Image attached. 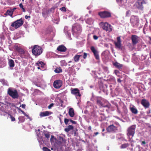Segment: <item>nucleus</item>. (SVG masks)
<instances>
[{
	"mask_svg": "<svg viewBox=\"0 0 151 151\" xmlns=\"http://www.w3.org/2000/svg\"><path fill=\"white\" fill-rule=\"evenodd\" d=\"M115 105L117 107V112H118L120 114L121 113V111L119 109V108L118 105L117 104V103H116L115 104Z\"/></svg>",
	"mask_w": 151,
	"mask_h": 151,
	"instance_id": "nucleus-45",
	"label": "nucleus"
},
{
	"mask_svg": "<svg viewBox=\"0 0 151 151\" xmlns=\"http://www.w3.org/2000/svg\"><path fill=\"white\" fill-rule=\"evenodd\" d=\"M118 127H116L114 124L109 126L106 128L108 132H115L118 131Z\"/></svg>",
	"mask_w": 151,
	"mask_h": 151,
	"instance_id": "nucleus-10",
	"label": "nucleus"
},
{
	"mask_svg": "<svg viewBox=\"0 0 151 151\" xmlns=\"http://www.w3.org/2000/svg\"><path fill=\"white\" fill-rule=\"evenodd\" d=\"M64 121L65 124L67 125L69 122L70 121V119L67 118H65Z\"/></svg>",
	"mask_w": 151,
	"mask_h": 151,
	"instance_id": "nucleus-41",
	"label": "nucleus"
},
{
	"mask_svg": "<svg viewBox=\"0 0 151 151\" xmlns=\"http://www.w3.org/2000/svg\"><path fill=\"white\" fill-rule=\"evenodd\" d=\"M77 129H76L74 130L73 131L74 132V135L75 136H77L78 135V132H77Z\"/></svg>",
	"mask_w": 151,
	"mask_h": 151,
	"instance_id": "nucleus-48",
	"label": "nucleus"
},
{
	"mask_svg": "<svg viewBox=\"0 0 151 151\" xmlns=\"http://www.w3.org/2000/svg\"><path fill=\"white\" fill-rule=\"evenodd\" d=\"M10 10L13 13L14 12V9H10Z\"/></svg>",
	"mask_w": 151,
	"mask_h": 151,
	"instance_id": "nucleus-64",
	"label": "nucleus"
},
{
	"mask_svg": "<svg viewBox=\"0 0 151 151\" xmlns=\"http://www.w3.org/2000/svg\"><path fill=\"white\" fill-rule=\"evenodd\" d=\"M99 15L102 18L109 17L111 16V13L106 11L100 12L99 13Z\"/></svg>",
	"mask_w": 151,
	"mask_h": 151,
	"instance_id": "nucleus-11",
	"label": "nucleus"
},
{
	"mask_svg": "<svg viewBox=\"0 0 151 151\" xmlns=\"http://www.w3.org/2000/svg\"><path fill=\"white\" fill-rule=\"evenodd\" d=\"M109 53V51L107 50H106L103 52L101 54V57H102V58H107Z\"/></svg>",
	"mask_w": 151,
	"mask_h": 151,
	"instance_id": "nucleus-20",
	"label": "nucleus"
},
{
	"mask_svg": "<svg viewBox=\"0 0 151 151\" xmlns=\"http://www.w3.org/2000/svg\"><path fill=\"white\" fill-rule=\"evenodd\" d=\"M136 129V125H133L129 127L127 130V134L129 139H131L134 136Z\"/></svg>",
	"mask_w": 151,
	"mask_h": 151,
	"instance_id": "nucleus-2",
	"label": "nucleus"
},
{
	"mask_svg": "<svg viewBox=\"0 0 151 151\" xmlns=\"http://www.w3.org/2000/svg\"><path fill=\"white\" fill-rule=\"evenodd\" d=\"M130 109L133 114H137L138 113V111L134 106L130 107Z\"/></svg>",
	"mask_w": 151,
	"mask_h": 151,
	"instance_id": "nucleus-27",
	"label": "nucleus"
},
{
	"mask_svg": "<svg viewBox=\"0 0 151 151\" xmlns=\"http://www.w3.org/2000/svg\"><path fill=\"white\" fill-rule=\"evenodd\" d=\"M71 92L72 94L75 95L76 96L80 97L81 96L79 90L77 88H71Z\"/></svg>",
	"mask_w": 151,
	"mask_h": 151,
	"instance_id": "nucleus-15",
	"label": "nucleus"
},
{
	"mask_svg": "<svg viewBox=\"0 0 151 151\" xmlns=\"http://www.w3.org/2000/svg\"><path fill=\"white\" fill-rule=\"evenodd\" d=\"M99 25L101 28L108 32L112 31L113 27L108 22H101L99 23Z\"/></svg>",
	"mask_w": 151,
	"mask_h": 151,
	"instance_id": "nucleus-1",
	"label": "nucleus"
},
{
	"mask_svg": "<svg viewBox=\"0 0 151 151\" xmlns=\"http://www.w3.org/2000/svg\"><path fill=\"white\" fill-rule=\"evenodd\" d=\"M146 3V1L145 0H137L134 6L135 8L142 10L143 9V4Z\"/></svg>",
	"mask_w": 151,
	"mask_h": 151,
	"instance_id": "nucleus-6",
	"label": "nucleus"
},
{
	"mask_svg": "<svg viewBox=\"0 0 151 151\" xmlns=\"http://www.w3.org/2000/svg\"><path fill=\"white\" fill-rule=\"evenodd\" d=\"M116 1L120 6L123 7H125L128 5L127 0H116Z\"/></svg>",
	"mask_w": 151,
	"mask_h": 151,
	"instance_id": "nucleus-13",
	"label": "nucleus"
},
{
	"mask_svg": "<svg viewBox=\"0 0 151 151\" xmlns=\"http://www.w3.org/2000/svg\"><path fill=\"white\" fill-rule=\"evenodd\" d=\"M57 50L59 51L65 52L66 51L67 48L64 45H61L58 47Z\"/></svg>",
	"mask_w": 151,
	"mask_h": 151,
	"instance_id": "nucleus-19",
	"label": "nucleus"
},
{
	"mask_svg": "<svg viewBox=\"0 0 151 151\" xmlns=\"http://www.w3.org/2000/svg\"><path fill=\"white\" fill-rule=\"evenodd\" d=\"M117 81L118 83H121V80L119 78L118 79Z\"/></svg>",
	"mask_w": 151,
	"mask_h": 151,
	"instance_id": "nucleus-61",
	"label": "nucleus"
},
{
	"mask_svg": "<svg viewBox=\"0 0 151 151\" xmlns=\"http://www.w3.org/2000/svg\"><path fill=\"white\" fill-rule=\"evenodd\" d=\"M23 23L24 21L22 18L18 19L12 23L9 29L11 30H14L12 28L13 27L16 29H17L21 26Z\"/></svg>",
	"mask_w": 151,
	"mask_h": 151,
	"instance_id": "nucleus-3",
	"label": "nucleus"
},
{
	"mask_svg": "<svg viewBox=\"0 0 151 151\" xmlns=\"http://www.w3.org/2000/svg\"><path fill=\"white\" fill-rule=\"evenodd\" d=\"M86 23L89 24H91L93 23V21L91 18H89L87 19L86 21Z\"/></svg>",
	"mask_w": 151,
	"mask_h": 151,
	"instance_id": "nucleus-35",
	"label": "nucleus"
},
{
	"mask_svg": "<svg viewBox=\"0 0 151 151\" xmlns=\"http://www.w3.org/2000/svg\"><path fill=\"white\" fill-rule=\"evenodd\" d=\"M35 65L36 66H40L42 67H43L45 65V64L42 61H38L36 63Z\"/></svg>",
	"mask_w": 151,
	"mask_h": 151,
	"instance_id": "nucleus-29",
	"label": "nucleus"
},
{
	"mask_svg": "<svg viewBox=\"0 0 151 151\" xmlns=\"http://www.w3.org/2000/svg\"><path fill=\"white\" fill-rule=\"evenodd\" d=\"M25 18L26 19H27L28 18H30V16H28L27 15L25 16Z\"/></svg>",
	"mask_w": 151,
	"mask_h": 151,
	"instance_id": "nucleus-59",
	"label": "nucleus"
},
{
	"mask_svg": "<svg viewBox=\"0 0 151 151\" xmlns=\"http://www.w3.org/2000/svg\"><path fill=\"white\" fill-rule=\"evenodd\" d=\"M82 29L80 25L78 24H74L72 29L73 35H78L81 31Z\"/></svg>",
	"mask_w": 151,
	"mask_h": 151,
	"instance_id": "nucleus-7",
	"label": "nucleus"
},
{
	"mask_svg": "<svg viewBox=\"0 0 151 151\" xmlns=\"http://www.w3.org/2000/svg\"><path fill=\"white\" fill-rule=\"evenodd\" d=\"M20 56L22 58H28L29 57V54L27 52L24 51Z\"/></svg>",
	"mask_w": 151,
	"mask_h": 151,
	"instance_id": "nucleus-21",
	"label": "nucleus"
},
{
	"mask_svg": "<svg viewBox=\"0 0 151 151\" xmlns=\"http://www.w3.org/2000/svg\"><path fill=\"white\" fill-rule=\"evenodd\" d=\"M7 93L13 99H17L19 97L18 92L16 89L13 90L11 88H9L8 90Z\"/></svg>",
	"mask_w": 151,
	"mask_h": 151,
	"instance_id": "nucleus-8",
	"label": "nucleus"
},
{
	"mask_svg": "<svg viewBox=\"0 0 151 151\" xmlns=\"http://www.w3.org/2000/svg\"><path fill=\"white\" fill-rule=\"evenodd\" d=\"M0 82H1L3 85H6L7 83L4 79H0Z\"/></svg>",
	"mask_w": 151,
	"mask_h": 151,
	"instance_id": "nucleus-39",
	"label": "nucleus"
},
{
	"mask_svg": "<svg viewBox=\"0 0 151 151\" xmlns=\"http://www.w3.org/2000/svg\"><path fill=\"white\" fill-rule=\"evenodd\" d=\"M10 118L11 119L12 121H14L15 120V118L14 117H13L12 115H10Z\"/></svg>",
	"mask_w": 151,
	"mask_h": 151,
	"instance_id": "nucleus-50",
	"label": "nucleus"
},
{
	"mask_svg": "<svg viewBox=\"0 0 151 151\" xmlns=\"http://www.w3.org/2000/svg\"><path fill=\"white\" fill-rule=\"evenodd\" d=\"M141 145L144 146H145L146 145V142L145 141H142L141 142Z\"/></svg>",
	"mask_w": 151,
	"mask_h": 151,
	"instance_id": "nucleus-51",
	"label": "nucleus"
},
{
	"mask_svg": "<svg viewBox=\"0 0 151 151\" xmlns=\"http://www.w3.org/2000/svg\"><path fill=\"white\" fill-rule=\"evenodd\" d=\"M117 41L114 42L115 45V48L118 50H121L122 49L121 37L119 36L116 38Z\"/></svg>",
	"mask_w": 151,
	"mask_h": 151,
	"instance_id": "nucleus-9",
	"label": "nucleus"
},
{
	"mask_svg": "<svg viewBox=\"0 0 151 151\" xmlns=\"http://www.w3.org/2000/svg\"><path fill=\"white\" fill-rule=\"evenodd\" d=\"M42 52V49L41 47L35 45L32 49V53L34 55L38 56L40 55Z\"/></svg>",
	"mask_w": 151,
	"mask_h": 151,
	"instance_id": "nucleus-5",
	"label": "nucleus"
},
{
	"mask_svg": "<svg viewBox=\"0 0 151 151\" xmlns=\"http://www.w3.org/2000/svg\"><path fill=\"white\" fill-rule=\"evenodd\" d=\"M73 129V127L71 125H69L67 128L65 129V131L67 132H69L70 130Z\"/></svg>",
	"mask_w": 151,
	"mask_h": 151,
	"instance_id": "nucleus-28",
	"label": "nucleus"
},
{
	"mask_svg": "<svg viewBox=\"0 0 151 151\" xmlns=\"http://www.w3.org/2000/svg\"><path fill=\"white\" fill-rule=\"evenodd\" d=\"M141 103L145 108H148L150 106L149 102L145 99H142L141 102Z\"/></svg>",
	"mask_w": 151,
	"mask_h": 151,
	"instance_id": "nucleus-16",
	"label": "nucleus"
},
{
	"mask_svg": "<svg viewBox=\"0 0 151 151\" xmlns=\"http://www.w3.org/2000/svg\"><path fill=\"white\" fill-rule=\"evenodd\" d=\"M8 104L10 106H12V107L14 106H15L14 104L13 103H8Z\"/></svg>",
	"mask_w": 151,
	"mask_h": 151,
	"instance_id": "nucleus-57",
	"label": "nucleus"
},
{
	"mask_svg": "<svg viewBox=\"0 0 151 151\" xmlns=\"http://www.w3.org/2000/svg\"><path fill=\"white\" fill-rule=\"evenodd\" d=\"M44 134L45 137L47 139L49 138L50 137V134L48 132H45L44 133Z\"/></svg>",
	"mask_w": 151,
	"mask_h": 151,
	"instance_id": "nucleus-36",
	"label": "nucleus"
},
{
	"mask_svg": "<svg viewBox=\"0 0 151 151\" xmlns=\"http://www.w3.org/2000/svg\"><path fill=\"white\" fill-rule=\"evenodd\" d=\"M19 7L22 9V11L24 12H25V9L23 7V5L22 3H20L19 4Z\"/></svg>",
	"mask_w": 151,
	"mask_h": 151,
	"instance_id": "nucleus-44",
	"label": "nucleus"
},
{
	"mask_svg": "<svg viewBox=\"0 0 151 151\" xmlns=\"http://www.w3.org/2000/svg\"><path fill=\"white\" fill-rule=\"evenodd\" d=\"M62 85V81L60 80L55 81L53 83V86L56 88H60Z\"/></svg>",
	"mask_w": 151,
	"mask_h": 151,
	"instance_id": "nucleus-12",
	"label": "nucleus"
},
{
	"mask_svg": "<svg viewBox=\"0 0 151 151\" xmlns=\"http://www.w3.org/2000/svg\"><path fill=\"white\" fill-rule=\"evenodd\" d=\"M68 114L71 117H73L74 115V111L73 108H70L69 109L68 111Z\"/></svg>",
	"mask_w": 151,
	"mask_h": 151,
	"instance_id": "nucleus-25",
	"label": "nucleus"
},
{
	"mask_svg": "<svg viewBox=\"0 0 151 151\" xmlns=\"http://www.w3.org/2000/svg\"><path fill=\"white\" fill-rule=\"evenodd\" d=\"M87 53L85 52H84L83 53V58L84 59H85L87 57Z\"/></svg>",
	"mask_w": 151,
	"mask_h": 151,
	"instance_id": "nucleus-52",
	"label": "nucleus"
},
{
	"mask_svg": "<svg viewBox=\"0 0 151 151\" xmlns=\"http://www.w3.org/2000/svg\"><path fill=\"white\" fill-rule=\"evenodd\" d=\"M104 100V99L101 97H98L97 99V103L98 105L101 106Z\"/></svg>",
	"mask_w": 151,
	"mask_h": 151,
	"instance_id": "nucleus-24",
	"label": "nucleus"
},
{
	"mask_svg": "<svg viewBox=\"0 0 151 151\" xmlns=\"http://www.w3.org/2000/svg\"><path fill=\"white\" fill-rule=\"evenodd\" d=\"M60 9L61 10V11L63 12H66V11L65 8L64 6L60 8Z\"/></svg>",
	"mask_w": 151,
	"mask_h": 151,
	"instance_id": "nucleus-49",
	"label": "nucleus"
},
{
	"mask_svg": "<svg viewBox=\"0 0 151 151\" xmlns=\"http://www.w3.org/2000/svg\"><path fill=\"white\" fill-rule=\"evenodd\" d=\"M81 55H76L74 57V60L75 62H78L79 60L80 57Z\"/></svg>",
	"mask_w": 151,
	"mask_h": 151,
	"instance_id": "nucleus-32",
	"label": "nucleus"
},
{
	"mask_svg": "<svg viewBox=\"0 0 151 151\" xmlns=\"http://www.w3.org/2000/svg\"><path fill=\"white\" fill-rule=\"evenodd\" d=\"M115 74L118 77H119L120 76V75L119 71L117 70H115L114 71Z\"/></svg>",
	"mask_w": 151,
	"mask_h": 151,
	"instance_id": "nucleus-40",
	"label": "nucleus"
},
{
	"mask_svg": "<svg viewBox=\"0 0 151 151\" xmlns=\"http://www.w3.org/2000/svg\"><path fill=\"white\" fill-rule=\"evenodd\" d=\"M18 119L19 121L21 122H24L25 120V118L23 116H20L19 117Z\"/></svg>",
	"mask_w": 151,
	"mask_h": 151,
	"instance_id": "nucleus-37",
	"label": "nucleus"
},
{
	"mask_svg": "<svg viewBox=\"0 0 151 151\" xmlns=\"http://www.w3.org/2000/svg\"><path fill=\"white\" fill-rule=\"evenodd\" d=\"M131 25L134 28L137 27L139 24V19L137 16H132L130 19Z\"/></svg>",
	"mask_w": 151,
	"mask_h": 151,
	"instance_id": "nucleus-4",
	"label": "nucleus"
},
{
	"mask_svg": "<svg viewBox=\"0 0 151 151\" xmlns=\"http://www.w3.org/2000/svg\"><path fill=\"white\" fill-rule=\"evenodd\" d=\"M24 115L26 116V117H27L28 119H29V116L26 113H25V114H24Z\"/></svg>",
	"mask_w": 151,
	"mask_h": 151,
	"instance_id": "nucleus-62",
	"label": "nucleus"
},
{
	"mask_svg": "<svg viewBox=\"0 0 151 151\" xmlns=\"http://www.w3.org/2000/svg\"><path fill=\"white\" fill-rule=\"evenodd\" d=\"M133 45H136L139 41V37L135 35H132L131 37Z\"/></svg>",
	"mask_w": 151,
	"mask_h": 151,
	"instance_id": "nucleus-14",
	"label": "nucleus"
},
{
	"mask_svg": "<svg viewBox=\"0 0 151 151\" xmlns=\"http://www.w3.org/2000/svg\"><path fill=\"white\" fill-rule=\"evenodd\" d=\"M8 65L10 67L13 68L15 65L14 61L11 59H9L8 60Z\"/></svg>",
	"mask_w": 151,
	"mask_h": 151,
	"instance_id": "nucleus-26",
	"label": "nucleus"
},
{
	"mask_svg": "<svg viewBox=\"0 0 151 151\" xmlns=\"http://www.w3.org/2000/svg\"><path fill=\"white\" fill-rule=\"evenodd\" d=\"M103 69H104L105 72H106L107 73H109V71L108 70V69L107 67L104 66L103 67Z\"/></svg>",
	"mask_w": 151,
	"mask_h": 151,
	"instance_id": "nucleus-43",
	"label": "nucleus"
},
{
	"mask_svg": "<svg viewBox=\"0 0 151 151\" xmlns=\"http://www.w3.org/2000/svg\"><path fill=\"white\" fill-rule=\"evenodd\" d=\"M13 14V13L10 10H8L5 14L6 15H10L11 17H12Z\"/></svg>",
	"mask_w": 151,
	"mask_h": 151,
	"instance_id": "nucleus-33",
	"label": "nucleus"
},
{
	"mask_svg": "<svg viewBox=\"0 0 151 151\" xmlns=\"http://www.w3.org/2000/svg\"><path fill=\"white\" fill-rule=\"evenodd\" d=\"M114 124L116 125V127H118V128H119V127H121V126L120 125V124H119V123L117 122H116L114 123Z\"/></svg>",
	"mask_w": 151,
	"mask_h": 151,
	"instance_id": "nucleus-54",
	"label": "nucleus"
},
{
	"mask_svg": "<svg viewBox=\"0 0 151 151\" xmlns=\"http://www.w3.org/2000/svg\"><path fill=\"white\" fill-rule=\"evenodd\" d=\"M52 113V112L49 111H46L43 112H41L40 114V117L48 116Z\"/></svg>",
	"mask_w": 151,
	"mask_h": 151,
	"instance_id": "nucleus-17",
	"label": "nucleus"
},
{
	"mask_svg": "<svg viewBox=\"0 0 151 151\" xmlns=\"http://www.w3.org/2000/svg\"><path fill=\"white\" fill-rule=\"evenodd\" d=\"M111 106V104L107 101L106 100H104L101 106L103 107H104L109 108H110Z\"/></svg>",
	"mask_w": 151,
	"mask_h": 151,
	"instance_id": "nucleus-18",
	"label": "nucleus"
},
{
	"mask_svg": "<svg viewBox=\"0 0 151 151\" xmlns=\"http://www.w3.org/2000/svg\"><path fill=\"white\" fill-rule=\"evenodd\" d=\"M26 105L25 104H22L21 105L22 108L25 109V108Z\"/></svg>",
	"mask_w": 151,
	"mask_h": 151,
	"instance_id": "nucleus-58",
	"label": "nucleus"
},
{
	"mask_svg": "<svg viewBox=\"0 0 151 151\" xmlns=\"http://www.w3.org/2000/svg\"><path fill=\"white\" fill-rule=\"evenodd\" d=\"M113 65L119 69L121 68L122 67V64H121L117 62H116L114 63L113 64Z\"/></svg>",
	"mask_w": 151,
	"mask_h": 151,
	"instance_id": "nucleus-31",
	"label": "nucleus"
},
{
	"mask_svg": "<svg viewBox=\"0 0 151 151\" xmlns=\"http://www.w3.org/2000/svg\"><path fill=\"white\" fill-rule=\"evenodd\" d=\"M150 113V110H149V111H148L147 112V114H149Z\"/></svg>",
	"mask_w": 151,
	"mask_h": 151,
	"instance_id": "nucleus-63",
	"label": "nucleus"
},
{
	"mask_svg": "<svg viewBox=\"0 0 151 151\" xmlns=\"http://www.w3.org/2000/svg\"><path fill=\"white\" fill-rule=\"evenodd\" d=\"M60 142H65V140L64 139H63L62 137H60L59 139Z\"/></svg>",
	"mask_w": 151,
	"mask_h": 151,
	"instance_id": "nucleus-46",
	"label": "nucleus"
},
{
	"mask_svg": "<svg viewBox=\"0 0 151 151\" xmlns=\"http://www.w3.org/2000/svg\"><path fill=\"white\" fill-rule=\"evenodd\" d=\"M95 58L97 60V62L99 64L100 62V57L98 52L95 49Z\"/></svg>",
	"mask_w": 151,
	"mask_h": 151,
	"instance_id": "nucleus-23",
	"label": "nucleus"
},
{
	"mask_svg": "<svg viewBox=\"0 0 151 151\" xmlns=\"http://www.w3.org/2000/svg\"><path fill=\"white\" fill-rule=\"evenodd\" d=\"M91 49L92 52L93 53L94 55V47L93 46H92L91 47Z\"/></svg>",
	"mask_w": 151,
	"mask_h": 151,
	"instance_id": "nucleus-53",
	"label": "nucleus"
},
{
	"mask_svg": "<svg viewBox=\"0 0 151 151\" xmlns=\"http://www.w3.org/2000/svg\"><path fill=\"white\" fill-rule=\"evenodd\" d=\"M42 150L43 151H51L48 148L45 147H44L42 148Z\"/></svg>",
	"mask_w": 151,
	"mask_h": 151,
	"instance_id": "nucleus-42",
	"label": "nucleus"
},
{
	"mask_svg": "<svg viewBox=\"0 0 151 151\" xmlns=\"http://www.w3.org/2000/svg\"><path fill=\"white\" fill-rule=\"evenodd\" d=\"M19 110L21 111L24 115L25 114V112H24V111H22V110H21L20 109H19Z\"/></svg>",
	"mask_w": 151,
	"mask_h": 151,
	"instance_id": "nucleus-60",
	"label": "nucleus"
},
{
	"mask_svg": "<svg viewBox=\"0 0 151 151\" xmlns=\"http://www.w3.org/2000/svg\"><path fill=\"white\" fill-rule=\"evenodd\" d=\"M51 11V9H48V10H43L42 14V15L43 16H45L46 14H49L50 12Z\"/></svg>",
	"mask_w": 151,
	"mask_h": 151,
	"instance_id": "nucleus-30",
	"label": "nucleus"
},
{
	"mask_svg": "<svg viewBox=\"0 0 151 151\" xmlns=\"http://www.w3.org/2000/svg\"><path fill=\"white\" fill-rule=\"evenodd\" d=\"M123 110L124 111V112L125 113H127L128 112V110L126 106H124L123 107Z\"/></svg>",
	"mask_w": 151,
	"mask_h": 151,
	"instance_id": "nucleus-47",
	"label": "nucleus"
},
{
	"mask_svg": "<svg viewBox=\"0 0 151 151\" xmlns=\"http://www.w3.org/2000/svg\"><path fill=\"white\" fill-rule=\"evenodd\" d=\"M15 49L19 53V55L22 54V53L24 51L23 49L18 46L16 47Z\"/></svg>",
	"mask_w": 151,
	"mask_h": 151,
	"instance_id": "nucleus-22",
	"label": "nucleus"
},
{
	"mask_svg": "<svg viewBox=\"0 0 151 151\" xmlns=\"http://www.w3.org/2000/svg\"><path fill=\"white\" fill-rule=\"evenodd\" d=\"M129 145L128 143H125L122 144L121 146V148H125L129 146Z\"/></svg>",
	"mask_w": 151,
	"mask_h": 151,
	"instance_id": "nucleus-38",
	"label": "nucleus"
},
{
	"mask_svg": "<svg viewBox=\"0 0 151 151\" xmlns=\"http://www.w3.org/2000/svg\"><path fill=\"white\" fill-rule=\"evenodd\" d=\"M70 121L73 124H77V122L76 121H73L71 119H70Z\"/></svg>",
	"mask_w": 151,
	"mask_h": 151,
	"instance_id": "nucleus-55",
	"label": "nucleus"
},
{
	"mask_svg": "<svg viewBox=\"0 0 151 151\" xmlns=\"http://www.w3.org/2000/svg\"><path fill=\"white\" fill-rule=\"evenodd\" d=\"M62 69L60 68L59 67V68H56L54 70V71L56 73H59L61 72H62Z\"/></svg>",
	"mask_w": 151,
	"mask_h": 151,
	"instance_id": "nucleus-34",
	"label": "nucleus"
},
{
	"mask_svg": "<svg viewBox=\"0 0 151 151\" xmlns=\"http://www.w3.org/2000/svg\"><path fill=\"white\" fill-rule=\"evenodd\" d=\"M54 105L53 103H51L48 106V108L49 109H50Z\"/></svg>",
	"mask_w": 151,
	"mask_h": 151,
	"instance_id": "nucleus-56",
	"label": "nucleus"
}]
</instances>
